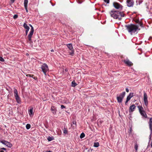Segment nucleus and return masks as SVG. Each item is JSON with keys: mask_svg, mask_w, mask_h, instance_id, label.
<instances>
[{"mask_svg": "<svg viewBox=\"0 0 152 152\" xmlns=\"http://www.w3.org/2000/svg\"><path fill=\"white\" fill-rule=\"evenodd\" d=\"M138 145L137 143L135 144L134 145V148L136 150V151H137L138 150Z\"/></svg>", "mask_w": 152, "mask_h": 152, "instance_id": "b1692460", "label": "nucleus"}, {"mask_svg": "<svg viewBox=\"0 0 152 152\" xmlns=\"http://www.w3.org/2000/svg\"><path fill=\"white\" fill-rule=\"evenodd\" d=\"M28 2V0H24V7H27Z\"/></svg>", "mask_w": 152, "mask_h": 152, "instance_id": "412c9836", "label": "nucleus"}, {"mask_svg": "<svg viewBox=\"0 0 152 152\" xmlns=\"http://www.w3.org/2000/svg\"><path fill=\"white\" fill-rule=\"evenodd\" d=\"M133 96V94L132 93H130L129 95L127 96L126 100L125 102V104H126L128 102L130 99Z\"/></svg>", "mask_w": 152, "mask_h": 152, "instance_id": "f8f14e48", "label": "nucleus"}, {"mask_svg": "<svg viewBox=\"0 0 152 152\" xmlns=\"http://www.w3.org/2000/svg\"><path fill=\"white\" fill-rule=\"evenodd\" d=\"M129 131H130V133H131L132 131V128H130Z\"/></svg>", "mask_w": 152, "mask_h": 152, "instance_id": "f704fd0d", "label": "nucleus"}, {"mask_svg": "<svg viewBox=\"0 0 152 152\" xmlns=\"http://www.w3.org/2000/svg\"><path fill=\"white\" fill-rule=\"evenodd\" d=\"M151 135V134H150V136ZM151 137V136H150V137Z\"/></svg>", "mask_w": 152, "mask_h": 152, "instance_id": "a18cd8bd", "label": "nucleus"}, {"mask_svg": "<svg viewBox=\"0 0 152 152\" xmlns=\"http://www.w3.org/2000/svg\"><path fill=\"white\" fill-rule=\"evenodd\" d=\"M51 52H54V50H51Z\"/></svg>", "mask_w": 152, "mask_h": 152, "instance_id": "ea45409f", "label": "nucleus"}, {"mask_svg": "<svg viewBox=\"0 0 152 152\" xmlns=\"http://www.w3.org/2000/svg\"><path fill=\"white\" fill-rule=\"evenodd\" d=\"M126 91L128 92H129V89L128 88H126Z\"/></svg>", "mask_w": 152, "mask_h": 152, "instance_id": "c9c22d12", "label": "nucleus"}, {"mask_svg": "<svg viewBox=\"0 0 152 152\" xmlns=\"http://www.w3.org/2000/svg\"><path fill=\"white\" fill-rule=\"evenodd\" d=\"M105 2L107 3H109V0H104Z\"/></svg>", "mask_w": 152, "mask_h": 152, "instance_id": "7c9ffc66", "label": "nucleus"}, {"mask_svg": "<svg viewBox=\"0 0 152 152\" xmlns=\"http://www.w3.org/2000/svg\"><path fill=\"white\" fill-rule=\"evenodd\" d=\"M29 30V29L26 30V35L27 34Z\"/></svg>", "mask_w": 152, "mask_h": 152, "instance_id": "2f4dec72", "label": "nucleus"}, {"mask_svg": "<svg viewBox=\"0 0 152 152\" xmlns=\"http://www.w3.org/2000/svg\"><path fill=\"white\" fill-rule=\"evenodd\" d=\"M24 28L26 29H29V27L27 25L26 23H24L23 25Z\"/></svg>", "mask_w": 152, "mask_h": 152, "instance_id": "aec40b11", "label": "nucleus"}, {"mask_svg": "<svg viewBox=\"0 0 152 152\" xmlns=\"http://www.w3.org/2000/svg\"><path fill=\"white\" fill-rule=\"evenodd\" d=\"M65 71L66 72H67L68 71V69H65Z\"/></svg>", "mask_w": 152, "mask_h": 152, "instance_id": "58836bf2", "label": "nucleus"}, {"mask_svg": "<svg viewBox=\"0 0 152 152\" xmlns=\"http://www.w3.org/2000/svg\"><path fill=\"white\" fill-rule=\"evenodd\" d=\"M136 108V106L134 104H132L129 107V113H132L133 112Z\"/></svg>", "mask_w": 152, "mask_h": 152, "instance_id": "ddd939ff", "label": "nucleus"}, {"mask_svg": "<svg viewBox=\"0 0 152 152\" xmlns=\"http://www.w3.org/2000/svg\"><path fill=\"white\" fill-rule=\"evenodd\" d=\"M85 136V134L83 133H82L80 135V137L81 139H82L83 137H84Z\"/></svg>", "mask_w": 152, "mask_h": 152, "instance_id": "a878e982", "label": "nucleus"}, {"mask_svg": "<svg viewBox=\"0 0 152 152\" xmlns=\"http://www.w3.org/2000/svg\"><path fill=\"white\" fill-rule=\"evenodd\" d=\"M54 139L52 137H49L48 138V141H50Z\"/></svg>", "mask_w": 152, "mask_h": 152, "instance_id": "393cba45", "label": "nucleus"}, {"mask_svg": "<svg viewBox=\"0 0 152 152\" xmlns=\"http://www.w3.org/2000/svg\"><path fill=\"white\" fill-rule=\"evenodd\" d=\"M61 109H63L65 108V107L64 105H61Z\"/></svg>", "mask_w": 152, "mask_h": 152, "instance_id": "473e14b6", "label": "nucleus"}, {"mask_svg": "<svg viewBox=\"0 0 152 152\" xmlns=\"http://www.w3.org/2000/svg\"><path fill=\"white\" fill-rule=\"evenodd\" d=\"M51 110L52 113L53 114H55L56 112V109L54 106H52L51 107Z\"/></svg>", "mask_w": 152, "mask_h": 152, "instance_id": "a211bd4d", "label": "nucleus"}, {"mask_svg": "<svg viewBox=\"0 0 152 152\" xmlns=\"http://www.w3.org/2000/svg\"><path fill=\"white\" fill-rule=\"evenodd\" d=\"M29 114L31 116L33 115V108H31L30 109L29 112Z\"/></svg>", "mask_w": 152, "mask_h": 152, "instance_id": "6ab92c4d", "label": "nucleus"}, {"mask_svg": "<svg viewBox=\"0 0 152 152\" xmlns=\"http://www.w3.org/2000/svg\"><path fill=\"white\" fill-rule=\"evenodd\" d=\"M113 4L114 7L116 9L121 10L122 9L123 6L117 2H114Z\"/></svg>", "mask_w": 152, "mask_h": 152, "instance_id": "1a4fd4ad", "label": "nucleus"}, {"mask_svg": "<svg viewBox=\"0 0 152 152\" xmlns=\"http://www.w3.org/2000/svg\"><path fill=\"white\" fill-rule=\"evenodd\" d=\"M0 152H4V151H0Z\"/></svg>", "mask_w": 152, "mask_h": 152, "instance_id": "c03bdc74", "label": "nucleus"}, {"mask_svg": "<svg viewBox=\"0 0 152 152\" xmlns=\"http://www.w3.org/2000/svg\"><path fill=\"white\" fill-rule=\"evenodd\" d=\"M77 85V84L74 81H73L72 83V87H75Z\"/></svg>", "mask_w": 152, "mask_h": 152, "instance_id": "4be33fe9", "label": "nucleus"}, {"mask_svg": "<svg viewBox=\"0 0 152 152\" xmlns=\"http://www.w3.org/2000/svg\"><path fill=\"white\" fill-rule=\"evenodd\" d=\"M126 29L128 30L129 32L131 33L132 34V33H134L136 32L137 30L138 29L137 26L134 24H131L129 25L126 26Z\"/></svg>", "mask_w": 152, "mask_h": 152, "instance_id": "f03ea898", "label": "nucleus"}, {"mask_svg": "<svg viewBox=\"0 0 152 152\" xmlns=\"http://www.w3.org/2000/svg\"><path fill=\"white\" fill-rule=\"evenodd\" d=\"M127 5L129 7H132L134 4V2L132 0H127Z\"/></svg>", "mask_w": 152, "mask_h": 152, "instance_id": "9b49d317", "label": "nucleus"}, {"mask_svg": "<svg viewBox=\"0 0 152 152\" xmlns=\"http://www.w3.org/2000/svg\"><path fill=\"white\" fill-rule=\"evenodd\" d=\"M63 132L65 134H66L67 133V131L66 128H64L63 129Z\"/></svg>", "mask_w": 152, "mask_h": 152, "instance_id": "cd10ccee", "label": "nucleus"}, {"mask_svg": "<svg viewBox=\"0 0 152 152\" xmlns=\"http://www.w3.org/2000/svg\"><path fill=\"white\" fill-rule=\"evenodd\" d=\"M11 0V2H12V3H13L14 1H15V0Z\"/></svg>", "mask_w": 152, "mask_h": 152, "instance_id": "e433bc0d", "label": "nucleus"}, {"mask_svg": "<svg viewBox=\"0 0 152 152\" xmlns=\"http://www.w3.org/2000/svg\"><path fill=\"white\" fill-rule=\"evenodd\" d=\"M18 17V15H15L13 16V18L14 19H16Z\"/></svg>", "mask_w": 152, "mask_h": 152, "instance_id": "c85d7f7f", "label": "nucleus"}, {"mask_svg": "<svg viewBox=\"0 0 152 152\" xmlns=\"http://www.w3.org/2000/svg\"><path fill=\"white\" fill-rule=\"evenodd\" d=\"M140 113L143 117L146 118H147V115L145 111L143 112Z\"/></svg>", "mask_w": 152, "mask_h": 152, "instance_id": "f3484780", "label": "nucleus"}, {"mask_svg": "<svg viewBox=\"0 0 152 152\" xmlns=\"http://www.w3.org/2000/svg\"><path fill=\"white\" fill-rule=\"evenodd\" d=\"M125 94V92H124L121 94L120 96L117 97V100L118 102L121 103L122 102V100L124 98Z\"/></svg>", "mask_w": 152, "mask_h": 152, "instance_id": "0eeeda50", "label": "nucleus"}, {"mask_svg": "<svg viewBox=\"0 0 152 152\" xmlns=\"http://www.w3.org/2000/svg\"><path fill=\"white\" fill-rule=\"evenodd\" d=\"M1 149H3L4 150H6V148H1Z\"/></svg>", "mask_w": 152, "mask_h": 152, "instance_id": "4c0bfd02", "label": "nucleus"}, {"mask_svg": "<svg viewBox=\"0 0 152 152\" xmlns=\"http://www.w3.org/2000/svg\"><path fill=\"white\" fill-rule=\"evenodd\" d=\"M29 26L31 27V29L30 30V32H29V33L28 36V39L29 41H30V42L31 43L32 42V40H31V37L32 36V35L33 34V33L34 32V29L33 27L31 25L29 24Z\"/></svg>", "mask_w": 152, "mask_h": 152, "instance_id": "7ed1b4c3", "label": "nucleus"}, {"mask_svg": "<svg viewBox=\"0 0 152 152\" xmlns=\"http://www.w3.org/2000/svg\"><path fill=\"white\" fill-rule=\"evenodd\" d=\"M46 152H51V151H46Z\"/></svg>", "mask_w": 152, "mask_h": 152, "instance_id": "79ce46f5", "label": "nucleus"}, {"mask_svg": "<svg viewBox=\"0 0 152 152\" xmlns=\"http://www.w3.org/2000/svg\"><path fill=\"white\" fill-rule=\"evenodd\" d=\"M99 146V142H95L94 143V146L95 147H97Z\"/></svg>", "mask_w": 152, "mask_h": 152, "instance_id": "5701e85b", "label": "nucleus"}, {"mask_svg": "<svg viewBox=\"0 0 152 152\" xmlns=\"http://www.w3.org/2000/svg\"><path fill=\"white\" fill-rule=\"evenodd\" d=\"M24 7L25 8V10H26V12H28V10H27V7Z\"/></svg>", "mask_w": 152, "mask_h": 152, "instance_id": "72a5a7b5", "label": "nucleus"}, {"mask_svg": "<svg viewBox=\"0 0 152 152\" xmlns=\"http://www.w3.org/2000/svg\"><path fill=\"white\" fill-rule=\"evenodd\" d=\"M75 123H76V122H73V124H75Z\"/></svg>", "mask_w": 152, "mask_h": 152, "instance_id": "37998d69", "label": "nucleus"}, {"mask_svg": "<svg viewBox=\"0 0 152 152\" xmlns=\"http://www.w3.org/2000/svg\"><path fill=\"white\" fill-rule=\"evenodd\" d=\"M137 107L140 113L144 111L142 105H138Z\"/></svg>", "mask_w": 152, "mask_h": 152, "instance_id": "2eb2a0df", "label": "nucleus"}, {"mask_svg": "<svg viewBox=\"0 0 152 152\" xmlns=\"http://www.w3.org/2000/svg\"><path fill=\"white\" fill-rule=\"evenodd\" d=\"M26 127L27 129H28L31 127V125L29 124H27L26 126Z\"/></svg>", "mask_w": 152, "mask_h": 152, "instance_id": "bb28decb", "label": "nucleus"}, {"mask_svg": "<svg viewBox=\"0 0 152 152\" xmlns=\"http://www.w3.org/2000/svg\"><path fill=\"white\" fill-rule=\"evenodd\" d=\"M14 96L17 102L18 103H20L21 101L20 98L19 96L17 91L16 89H15L14 91Z\"/></svg>", "mask_w": 152, "mask_h": 152, "instance_id": "20e7f679", "label": "nucleus"}, {"mask_svg": "<svg viewBox=\"0 0 152 152\" xmlns=\"http://www.w3.org/2000/svg\"><path fill=\"white\" fill-rule=\"evenodd\" d=\"M43 152H45V151H43Z\"/></svg>", "mask_w": 152, "mask_h": 152, "instance_id": "49530a36", "label": "nucleus"}, {"mask_svg": "<svg viewBox=\"0 0 152 152\" xmlns=\"http://www.w3.org/2000/svg\"><path fill=\"white\" fill-rule=\"evenodd\" d=\"M26 76H30V75H29V74L27 75H26Z\"/></svg>", "mask_w": 152, "mask_h": 152, "instance_id": "a19ab883", "label": "nucleus"}, {"mask_svg": "<svg viewBox=\"0 0 152 152\" xmlns=\"http://www.w3.org/2000/svg\"><path fill=\"white\" fill-rule=\"evenodd\" d=\"M148 96L147 94L145 92H144L143 98V101L144 104L146 107H147L148 104Z\"/></svg>", "mask_w": 152, "mask_h": 152, "instance_id": "39448f33", "label": "nucleus"}, {"mask_svg": "<svg viewBox=\"0 0 152 152\" xmlns=\"http://www.w3.org/2000/svg\"><path fill=\"white\" fill-rule=\"evenodd\" d=\"M0 61H1L3 62L4 61V60L2 57H0Z\"/></svg>", "mask_w": 152, "mask_h": 152, "instance_id": "c756f323", "label": "nucleus"}, {"mask_svg": "<svg viewBox=\"0 0 152 152\" xmlns=\"http://www.w3.org/2000/svg\"><path fill=\"white\" fill-rule=\"evenodd\" d=\"M67 46L70 50L71 51L69 52V54L71 56H73L74 54V50L73 47H72V44H67Z\"/></svg>", "mask_w": 152, "mask_h": 152, "instance_id": "6e6552de", "label": "nucleus"}, {"mask_svg": "<svg viewBox=\"0 0 152 152\" xmlns=\"http://www.w3.org/2000/svg\"><path fill=\"white\" fill-rule=\"evenodd\" d=\"M110 13L111 17L118 20H120L121 17L124 16V14L122 12H119L116 11L112 10Z\"/></svg>", "mask_w": 152, "mask_h": 152, "instance_id": "f257e3e1", "label": "nucleus"}, {"mask_svg": "<svg viewBox=\"0 0 152 152\" xmlns=\"http://www.w3.org/2000/svg\"><path fill=\"white\" fill-rule=\"evenodd\" d=\"M125 63L129 66H131L133 65L132 62L128 60H126L124 61Z\"/></svg>", "mask_w": 152, "mask_h": 152, "instance_id": "4468645a", "label": "nucleus"}, {"mask_svg": "<svg viewBox=\"0 0 152 152\" xmlns=\"http://www.w3.org/2000/svg\"><path fill=\"white\" fill-rule=\"evenodd\" d=\"M149 126L150 130L151 131V132H152V118H151L150 119L149 122Z\"/></svg>", "mask_w": 152, "mask_h": 152, "instance_id": "dca6fc26", "label": "nucleus"}, {"mask_svg": "<svg viewBox=\"0 0 152 152\" xmlns=\"http://www.w3.org/2000/svg\"><path fill=\"white\" fill-rule=\"evenodd\" d=\"M1 142L9 148H11L12 146V144L10 142L5 140H2L1 141Z\"/></svg>", "mask_w": 152, "mask_h": 152, "instance_id": "9d476101", "label": "nucleus"}, {"mask_svg": "<svg viewBox=\"0 0 152 152\" xmlns=\"http://www.w3.org/2000/svg\"><path fill=\"white\" fill-rule=\"evenodd\" d=\"M41 69L43 72L46 75V72L49 70L48 65L45 64H43L41 66Z\"/></svg>", "mask_w": 152, "mask_h": 152, "instance_id": "423d86ee", "label": "nucleus"}]
</instances>
